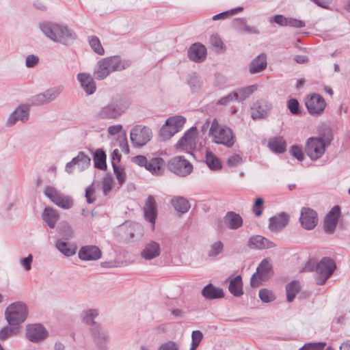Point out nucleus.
Wrapping results in <instances>:
<instances>
[{
  "mask_svg": "<svg viewBox=\"0 0 350 350\" xmlns=\"http://www.w3.org/2000/svg\"><path fill=\"white\" fill-rule=\"evenodd\" d=\"M131 65L129 59H122L118 56H110L100 59L94 66L93 77L95 79L102 81L111 73L123 70Z\"/></svg>",
  "mask_w": 350,
  "mask_h": 350,
  "instance_id": "obj_1",
  "label": "nucleus"
},
{
  "mask_svg": "<svg viewBox=\"0 0 350 350\" xmlns=\"http://www.w3.org/2000/svg\"><path fill=\"white\" fill-rule=\"evenodd\" d=\"M42 32L51 40L68 45L77 38L75 32L63 24L44 23L40 25Z\"/></svg>",
  "mask_w": 350,
  "mask_h": 350,
  "instance_id": "obj_2",
  "label": "nucleus"
},
{
  "mask_svg": "<svg viewBox=\"0 0 350 350\" xmlns=\"http://www.w3.org/2000/svg\"><path fill=\"white\" fill-rule=\"evenodd\" d=\"M336 269L335 261L330 257H323L317 264L314 260H310L306 264L305 271H315L316 284L322 286L332 276Z\"/></svg>",
  "mask_w": 350,
  "mask_h": 350,
  "instance_id": "obj_3",
  "label": "nucleus"
},
{
  "mask_svg": "<svg viewBox=\"0 0 350 350\" xmlns=\"http://www.w3.org/2000/svg\"><path fill=\"white\" fill-rule=\"evenodd\" d=\"M129 106V102L124 98H113L95 113L94 118L98 120H116L125 113Z\"/></svg>",
  "mask_w": 350,
  "mask_h": 350,
  "instance_id": "obj_4",
  "label": "nucleus"
},
{
  "mask_svg": "<svg viewBox=\"0 0 350 350\" xmlns=\"http://www.w3.org/2000/svg\"><path fill=\"white\" fill-rule=\"evenodd\" d=\"M333 139L332 131L327 130V135L324 137H311L306 141L305 146V152L312 161H316L321 158L325 153V148L329 145Z\"/></svg>",
  "mask_w": 350,
  "mask_h": 350,
  "instance_id": "obj_5",
  "label": "nucleus"
},
{
  "mask_svg": "<svg viewBox=\"0 0 350 350\" xmlns=\"http://www.w3.org/2000/svg\"><path fill=\"white\" fill-rule=\"evenodd\" d=\"M98 315L96 309H89L83 312V321L91 325L90 331L94 337V341L100 349L105 347V344L108 340L109 335L107 331L102 329L94 319Z\"/></svg>",
  "mask_w": 350,
  "mask_h": 350,
  "instance_id": "obj_6",
  "label": "nucleus"
},
{
  "mask_svg": "<svg viewBox=\"0 0 350 350\" xmlns=\"http://www.w3.org/2000/svg\"><path fill=\"white\" fill-rule=\"evenodd\" d=\"M209 135L216 144H223L226 147H232L235 142V137L232 129L226 126H221L216 118L212 121L209 129Z\"/></svg>",
  "mask_w": 350,
  "mask_h": 350,
  "instance_id": "obj_7",
  "label": "nucleus"
},
{
  "mask_svg": "<svg viewBox=\"0 0 350 350\" xmlns=\"http://www.w3.org/2000/svg\"><path fill=\"white\" fill-rule=\"evenodd\" d=\"M27 308L25 304L18 301L8 306L5 315L8 323L12 326L24 322L27 317Z\"/></svg>",
  "mask_w": 350,
  "mask_h": 350,
  "instance_id": "obj_8",
  "label": "nucleus"
},
{
  "mask_svg": "<svg viewBox=\"0 0 350 350\" xmlns=\"http://www.w3.org/2000/svg\"><path fill=\"white\" fill-rule=\"evenodd\" d=\"M186 122V118L182 116L168 118L165 124L160 129V136L163 140L169 139L178 132L180 131Z\"/></svg>",
  "mask_w": 350,
  "mask_h": 350,
  "instance_id": "obj_9",
  "label": "nucleus"
},
{
  "mask_svg": "<svg viewBox=\"0 0 350 350\" xmlns=\"http://www.w3.org/2000/svg\"><path fill=\"white\" fill-rule=\"evenodd\" d=\"M44 193L53 203L63 209H69L73 206V199L61 193L53 186L46 185Z\"/></svg>",
  "mask_w": 350,
  "mask_h": 350,
  "instance_id": "obj_10",
  "label": "nucleus"
},
{
  "mask_svg": "<svg viewBox=\"0 0 350 350\" xmlns=\"http://www.w3.org/2000/svg\"><path fill=\"white\" fill-rule=\"evenodd\" d=\"M273 275V271L271 264L267 259H263L256 269L250 279V285L253 288L258 287L262 282H265L271 278Z\"/></svg>",
  "mask_w": 350,
  "mask_h": 350,
  "instance_id": "obj_11",
  "label": "nucleus"
},
{
  "mask_svg": "<svg viewBox=\"0 0 350 350\" xmlns=\"http://www.w3.org/2000/svg\"><path fill=\"white\" fill-rule=\"evenodd\" d=\"M152 137V130L141 124L135 125L130 132V139L134 146L142 147L150 141Z\"/></svg>",
  "mask_w": 350,
  "mask_h": 350,
  "instance_id": "obj_12",
  "label": "nucleus"
},
{
  "mask_svg": "<svg viewBox=\"0 0 350 350\" xmlns=\"http://www.w3.org/2000/svg\"><path fill=\"white\" fill-rule=\"evenodd\" d=\"M169 170L180 176L189 175L193 170V165L183 157H175L168 163Z\"/></svg>",
  "mask_w": 350,
  "mask_h": 350,
  "instance_id": "obj_13",
  "label": "nucleus"
},
{
  "mask_svg": "<svg viewBox=\"0 0 350 350\" xmlns=\"http://www.w3.org/2000/svg\"><path fill=\"white\" fill-rule=\"evenodd\" d=\"M308 113L312 116H321L325 110L326 103L323 96L318 94L308 95L305 100Z\"/></svg>",
  "mask_w": 350,
  "mask_h": 350,
  "instance_id": "obj_14",
  "label": "nucleus"
},
{
  "mask_svg": "<svg viewBox=\"0 0 350 350\" xmlns=\"http://www.w3.org/2000/svg\"><path fill=\"white\" fill-rule=\"evenodd\" d=\"M198 130L196 127L192 126L187 130L184 135L178 140L176 148H180L187 152L193 150L196 146Z\"/></svg>",
  "mask_w": 350,
  "mask_h": 350,
  "instance_id": "obj_15",
  "label": "nucleus"
},
{
  "mask_svg": "<svg viewBox=\"0 0 350 350\" xmlns=\"http://www.w3.org/2000/svg\"><path fill=\"white\" fill-rule=\"evenodd\" d=\"M29 107L27 105H19L8 116L6 126L8 127L12 126L17 121L27 122L29 117Z\"/></svg>",
  "mask_w": 350,
  "mask_h": 350,
  "instance_id": "obj_16",
  "label": "nucleus"
},
{
  "mask_svg": "<svg viewBox=\"0 0 350 350\" xmlns=\"http://www.w3.org/2000/svg\"><path fill=\"white\" fill-rule=\"evenodd\" d=\"M299 221L301 226L306 230H312L318 223L317 213L309 207H303L301 210Z\"/></svg>",
  "mask_w": 350,
  "mask_h": 350,
  "instance_id": "obj_17",
  "label": "nucleus"
},
{
  "mask_svg": "<svg viewBox=\"0 0 350 350\" xmlns=\"http://www.w3.org/2000/svg\"><path fill=\"white\" fill-rule=\"evenodd\" d=\"M27 338L33 342H38L44 340L48 332L41 324H31L27 326Z\"/></svg>",
  "mask_w": 350,
  "mask_h": 350,
  "instance_id": "obj_18",
  "label": "nucleus"
},
{
  "mask_svg": "<svg viewBox=\"0 0 350 350\" xmlns=\"http://www.w3.org/2000/svg\"><path fill=\"white\" fill-rule=\"evenodd\" d=\"M340 216V208L339 206H334L326 215L324 221V230L327 233H332L338 221Z\"/></svg>",
  "mask_w": 350,
  "mask_h": 350,
  "instance_id": "obj_19",
  "label": "nucleus"
},
{
  "mask_svg": "<svg viewBox=\"0 0 350 350\" xmlns=\"http://www.w3.org/2000/svg\"><path fill=\"white\" fill-rule=\"evenodd\" d=\"M143 210L144 219L154 226L157 217V210L156 200L153 196H148Z\"/></svg>",
  "mask_w": 350,
  "mask_h": 350,
  "instance_id": "obj_20",
  "label": "nucleus"
},
{
  "mask_svg": "<svg viewBox=\"0 0 350 350\" xmlns=\"http://www.w3.org/2000/svg\"><path fill=\"white\" fill-rule=\"evenodd\" d=\"M272 107L271 104L266 100H257L251 108V117L254 120L265 117Z\"/></svg>",
  "mask_w": 350,
  "mask_h": 350,
  "instance_id": "obj_21",
  "label": "nucleus"
},
{
  "mask_svg": "<svg viewBox=\"0 0 350 350\" xmlns=\"http://www.w3.org/2000/svg\"><path fill=\"white\" fill-rule=\"evenodd\" d=\"M247 245L250 249L260 250L272 248L275 246L273 242L261 235L252 236L249 239Z\"/></svg>",
  "mask_w": 350,
  "mask_h": 350,
  "instance_id": "obj_22",
  "label": "nucleus"
},
{
  "mask_svg": "<svg viewBox=\"0 0 350 350\" xmlns=\"http://www.w3.org/2000/svg\"><path fill=\"white\" fill-rule=\"evenodd\" d=\"M79 258L85 261L96 260L101 258V251L96 245H85L81 247L78 253Z\"/></svg>",
  "mask_w": 350,
  "mask_h": 350,
  "instance_id": "obj_23",
  "label": "nucleus"
},
{
  "mask_svg": "<svg viewBox=\"0 0 350 350\" xmlns=\"http://www.w3.org/2000/svg\"><path fill=\"white\" fill-rule=\"evenodd\" d=\"M77 79L87 94L91 95L95 92L96 85L93 76L87 72H80L77 74Z\"/></svg>",
  "mask_w": 350,
  "mask_h": 350,
  "instance_id": "obj_24",
  "label": "nucleus"
},
{
  "mask_svg": "<svg viewBox=\"0 0 350 350\" xmlns=\"http://www.w3.org/2000/svg\"><path fill=\"white\" fill-rule=\"evenodd\" d=\"M189 58L196 62H203L206 55V49L205 46L200 43L193 44L188 50Z\"/></svg>",
  "mask_w": 350,
  "mask_h": 350,
  "instance_id": "obj_25",
  "label": "nucleus"
},
{
  "mask_svg": "<svg viewBox=\"0 0 350 350\" xmlns=\"http://www.w3.org/2000/svg\"><path fill=\"white\" fill-rule=\"evenodd\" d=\"M161 247L158 243L151 241L145 245L141 256L146 260H152L160 255Z\"/></svg>",
  "mask_w": 350,
  "mask_h": 350,
  "instance_id": "obj_26",
  "label": "nucleus"
},
{
  "mask_svg": "<svg viewBox=\"0 0 350 350\" xmlns=\"http://www.w3.org/2000/svg\"><path fill=\"white\" fill-rule=\"evenodd\" d=\"M288 222V215L284 212L269 219V228L271 231H279L284 228Z\"/></svg>",
  "mask_w": 350,
  "mask_h": 350,
  "instance_id": "obj_27",
  "label": "nucleus"
},
{
  "mask_svg": "<svg viewBox=\"0 0 350 350\" xmlns=\"http://www.w3.org/2000/svg\"><path fill=\"white\" fill-rule=\"evenodd\" d=\"M272 21L282 27L290 26L297 28L305 27V23L303 21L290 17H285L281 14L274 16L272 18Z\"/></svg>",
  "mask_w": 350,
  "mask_h": 350,
  "instance_id": "obj_28",
  "label": "nucleus"
},
{
  "mask_svg": "<svg viewBox=\"0 0 350 350\" xmlns=\"http://www.w3.org/2000/svg\"><path fill=\"white\" fill-rule=\"evenodd\" d=\"M164 160L161 157L152 158L148 161L146 169L155 176L161 175L164 172Z\"/></svg>",
  "mask_w": 350,
  "mask_h": 350,
  "instance_id": "obj_29",
  "label": "nucleus"
},
{
  "mask_svg": "<svg viewBox=\"0 0 350 350\" xmlns=\"http://www.w3.org/2000/svg\"><path fill=\"white\" fill-rule=\"evenodd\" d=\"M224 220L226 226L231 230H237L243 225V219L241 215L233 211L228 212Z\"/></svg>",
  "mask_w": 350,
  "mask_h": 350,
  "instance_id": "obj_30",
  "label": "nucleus"
},
{
  "mask_svg": "<svg viewBox=\"0 0 350 350\" xmlns=\"http://www.w3.org/2000/svg\"><path fill=\"white\" fill-rule=\"evenodd\" d=\"M42 219L49 228H53L59 219L58 211L52 207H46L42 213Z\"/></svg>",
  "mask_w": 350,
  "mask_h": 350,
  "instance_id": "obj_31",
  "label": "nucleus"
},
{
  "mask_svg": "<svg viewBox=\"0 0 350 350\" xmlns=\"http://www.w3.org/2000/svg\"><path fill=\"white\" fill-rule=\"evenodd\" d=\"M202 295L207 299H219L224 296L223 289L213 284L206 285L202 290Z\"/></svg>",
  "mask_w": 350,
  "mask_h": 350,
  "instance_id": "obj_32",
  "label": "nucleus"
},
{
  "mask_svg": "<svg viewBox=\"0 0 350 350\" xmlns=\"http://www.w3.org/2000/svg\"><path fill=\"white\" fill-rule=\"evenodd\" d=\"M267 57L265 53H261L254 59L250 64V72L255 74L265 70L267 67Z\"/></svg>",
  "mask_w": 350,
  "mask_h": 350,
  "instance_id": "obj_33",
  "label": "nucleus"
},
{
  "mask_svg": "<svg viewBox=\"0 0 350 350\" xmlns=\"http://www.w3.org/2000/svg\"><path fill=\"white\" fill-rule=\"evenodd\" d=\"M267 146L272 152L277 154L283 153L286 149V142L282 137L269 139Z\"/></svg>",
  "mask_w": 350,
  "mask_h": 350,
  "instance_id": "obj_34",
  "label": "nucleus"
},
{
  "mask_svg": "<svg viewBox=\"0 0 350 350\" xmlns=\"http://www.w3.org/2000/svg\"><path fill=\"white\" fill-rule=\"evenodd\" d=\"M170 202L174 209L180 213L188 212L191 206L189 201L183 196L173 197Z\"/></svg>",
  "mask_w": 350,
  "mask_h": 350,
  "instance_id": "obj_35",
  "label": "nucleus"
},
{
  "mask_svg": "<svg viewBox=\"0 0 350 350\" xmlns=\"http://www.w3.org/2000/svg\"><path fill=\"white\" fill-rule=\"evenodd\" d=\"M56 248L66 256L70 257L75 254L77 247L68 242L57 239L55 243Z\"/></svg>",
  "mask_w": 350,
  "mask_h": 350,
  "instance_id": "obj_36",
  "label": "nucleus"
},
{
  "mask_svg": "<svg viewBox=\"0 0 350 350\" xmlns=\"http://www.w3.org/2000/svg\"><path fill=\"white\" fill-rule=\"evenodd\" d=\"M228 290L235 297H240L243 294L241 275H237L230 281Z\"/></svg>",
  "mask_w": 350,
  "mask_h": 350,
  "instance_id": "obj_37",
  "label": "nucleus"
},
{
  "mask_svg": "<svg viewBox=\"0 0 350 350\" xmlns=\"http://www.w3.org/2000/svg\"><path fill=\"white\" fill-rule=\"evenodd\" d=\"M106 154L102 149H97L94 154V167L99 170H105L107 169Z\"/></svg>",
  "mask_w": 350,
  "mask_h": 350,
  "instance_id": "obj_38",
  "label": "nucleus"
},
{
  "mask_svg": "<svg viewBox=\"0 0 350 350\" xmlns=\"http://www.w3.org/2000/svg\"><path fill=\"white\" fill-rule=\"evenodd\" d=\"M73 159L80 172L85 170L90 165L91 159L83 152H79Z\"/></svg>",
  "mask_w": 350,
  "mask_h": 350,
  "instance_id": "obj_39",
  "label": "nucleus"
},
{
  "mask_svg": "<svg viewBox=\"0 0 350 350\" xmlns=\"http://www.w3.org/2000/svg\"><path fill=\"white\" fill-rule=\"evenodd\" d=\"M300 290L299 282L296 280L291 281L286 286V299L288 302L293 301L296 295Z\"/></svg>",
  "mask_w": 350,
  "mask_h": 350,
  "instance_id": "obj_40",
  "label": "nucleus"
},
{
  "mask_svg": "<svg viewBox=\"0 0 350 350\" xmlns=\"http://www.w3.org/2000/svg\"><path fill=\"white\" fill-rule=\"evenodd\" d=\"M205 161L208 167L212 170H219L221 168L220 160L211 152H206Z\"/></svg>",
  "mask_w": 350,
  "mask_h": 350,
  "instance_id": "obj_41",
  "label": "nucleus"
},
{
  "mask_svg": "<svg viewBox=\"0 0 350 350\" xmlns=\"http://www.w3.org/2000/svg\"><path fill=\"white\" fill-rule=\"evenodd\" d=\"M187 83L193 92H199L202 88L200 78L196 72L189 75Z\"/></svg>",
  "mask_w": 350,
  "mask_h": 350,
  "instance_id": "obj_42",
  "label": "nucleus"
},
{
  "mask_svg": "<svg viewBox=\"0 0 350 350\" xmlns=\"http://www.w3.org/2000/svg\"><path fill=\"white\" fill-rule=\"evenodd\" d=\"M57 232L66 239L72 237L73 230L70 224L66 221H62L57 226Z\"/></svg>",
  "mask_w": 350,
  "mask_h": 350,
  "instance_id": "obj_43",
  "label": "nucleus"
},
{
  "mask_svg": "<svg viewBox=\"0 0 350 350\" xmlns=\"http://www.w3.org/2000/svg\"><path fill=\"white\" fill-rule=\"evenodd\" d=\"M88 42L90 46L94 52L98 55H103L105 54V50L101 45L99 38L96 36H91L88 37Z\"/></svg>",
  "mask_w": 350,
  "mask_h": 350,
  "instance_id": "obj_44",
  "label": "nucleus"
},
{
  "mask_svg": "<svg viewBox=\"0 0 350 350\" xmlns=\"http://www.w3.org/2000/svg\"><path fill=\"white\" fill-rule=\"evenodd\" d=\"M256 87L254 85H250L247 87H245L241 89H239L236 92H233L237 96V99L239 102L243 101L248 98L252 93L256 90Z\"/></svg>",
  "mask_w": 350,
  "mask_h": 350,
  "instance_id": "obj_45",
  "label": "nucleus"
},
{
  "mask_svg": "<svg viewBox=\"0 0 350 350\" xmlns=\"http://www.w3.org/2000/svg\"><path fill=\"white\" fill-rule=\"evenodd\" d=\"M62 87H53L42 92L46 103L54 100L62 92Z\"/></svg>",
  "mask_w": 350,
  "mask_h": 350,
  "instance_id": "obj_46",
  "label": "nucleus"
},
{
  "mask_svg": "<svg viewBox=\"0 0 350 350\" xmlns=\"http://www.w3.org/2000/svg\"><path fill=\"white\" fill-rule=\"evenodd\" d=\"M287 107L294 116H300L301 110L298 100L296 98H291L287 101Z\"/></svg>",
  "mask_w": 350,
  "mask_h": 350,
  "instance_id": "obj_47",
  "label": "nucleus"
},
{
  "mask_svg": "<svg viewBox=\"0 0 350 350\" xmlns=\"http://www.w3.org/2000/svg\"><path fill=\"white\" fill-rule=\"evenodd\" d=\"M258 295L261 301L265 303H269L275 299L274 293L267 288L260 289Z\"/></svg>",
  "mask_w": 350,
  "mask_h": 350,
  "instance_id": "obj_48",
  "label": "nucleus"
},
{
  "mask_svg": "<svg viewBox=\"0 0 350 350\" xmlns=\"http://www.w3.org/2000/svg\"><path fill=\"white\" fill-rule=\"evenodd\" d=\"M18 332V327L6 326L0 330V339L6 340L8 337L17 334Z\"/></svg>",
  "mask_w": 350,
  "mask_h": 350,
  "instance_id": "obj_49",
  "label": "nucleus"
},
{
  "mask_svg": "<svg viewBox=\"0 0 350 350\" xmlns=\"http://www.w3.org/2000/svg\"><path fill=\"white\" fill-rule=\"evenodd\" d=\"M111 164L113 166V172L118 181V183L122 185L124 182L126 177V174L124 172V170L119 165H116V163L114 161H112Z\"/></svg>",
  "mask_w": 350,
  "mask_h": 350,
  "instance_id": "obj_50",
  "label": "nucleus"
},
{
  "mask_svg": "<svg viewBox=\"0 0 350 350\" xmlns=\"http://www.w3.org/2000/svg\"><path fill=\"white\" fill-rule=\"evenodd\" d=\"M242 9H243L242 8H237L231 9L228 11L221 12L219 14L214 15L213 16V20L216 21V20H219V19H224L230 16H232V15L237 14L238 12L241 11Z\"/></svg>",
  "mask_w": 350,
  "mask_h": 350,
  "instance_id": "obj_51",
  "label": "nucleus"
},
{
  "mask_svg": "<svg viewBox=\"0 0 350 350\" xmlns=\"http://www.w3.org/2000/svg\"><path fill=\"white\" fill-rule=\"evenodd\" d=\"M28 102L27 105H29V107L33 105H41L46 103L42 93L31 96L28 99Z\"/></svg>",
  "mask_w": 350,
  "mask_h": 350,
  "instance_id": "obj_52",
  "label": "nucleus"
},
{
  "mask_svg": "<svg viewBox=\"0 0 350 350\" xmlns=\"http://www.w3.org/2000/svg\"><path fill=\"white\" fill-rule=\"evenodd\" d=\"M223 247V243L220 241L215 242L211 245V249L208 254V256L213 257L217 256L222 252Z\"/></svg>",
  "mask_w": 350,
  "mask_h": 350,
  "instance_id": "obj_53",
  "label": "nucleus"
},
{
  "mask_svg": "<svg viewBox=\"0 0 350 350\" xmlns=\"http://www.w3.org/2000/svg\"><path fill=\"white\" fill-rule=\"evenodd\" d=\"M325 345L326 343L324 342H309L305 344L299 350H323Z\"/></svg>",
  "mask_w": 350,
  "mask_h": 350,
  "instance_id": "obj_54",
  "label": "nucleus"
},
{
  "mask_svg": "<svg viewBox=\"0 0 350 350\" xmlns=\"http://www.w3.org/2000/svg\"><path fill=\"white\" fill-rule=\"evenodd\" d=\"M290 153L299 161H303L304 158L302 148L297 145H293L291 147Z\"/></svg>",
  "mask_w": 350,
  "mask_h": 350,
  "instance_id": "obj_55",
  "label": "nucleus"
},
{
  "mask_svg": "<svg viewBox=\"0 0 350 350\" xmlns=\"http://www.w3.org/2000/svg\"><path fill=\"white\" fill-rule=\"evenodd\" d=\"M237 96L233 92L230 93L226 96L221 98L217 103V105H228L230 103L237 100Z\"/></svg>",
  "mask_w": 350,
  "mask_h": 350,
  "instance_id": "obj_56",
  "label": "nucleus"
},
{
  "mask_svg": "<svg viewBox=\"0 0 350 350\" xmlns=\"http://www.w3.org/2000/svg\"><path fill=\"white\" fill-rule=\"evenodd\" d=\"M113 180L111 177H105L102 181V189L105 196L107 195L111 190Z\"/></svg>",
  "mask_w": 350,
  "mask_h": 350,
  "instance_id": "obj_57",
  "label": "nucleus"
},
{
  "mask_svg": "<svg viewBox=\"0 0 350 350\" xmlns=\"http://www.w3.org/2000/svg\"><path fill=\"white\" fill-rule=\"evenodd\" d=\"M243 162L242 157L237 154H234L227 160V163L230 167H237Z\"/></svg>",
  "mask_w": 350,
  "mask_h": 350,
  "instance_id": "obj_58",
  "label": "nucleus"
},
{
  "mask_svg": "<svg viewBox=\"0 0 350 350\" xmlns=\"http://www.w3.org/2000/svg\"><path fill=\"white\" fill-rule=\"evenodd\" d=\"M158 350H179V347L176 342L170 340L161 344Z\"/></svg>",
  "mask_w": 350,
  "mask_h": 350,
  "instance_id": "obj_59",
  "label": "nucleus"
},
{
  "mask_svg": "<svg viewBox=\"0 0 350 350\" xmlns=\"http://www.w3.org/2000/svg\"><path fill=\"white\" fill-rule=\"evenodd\" d=\"M246 21L243 18H234L232 22V27L238 31L243 30Z\"/></svg>",
  "mask_w": 350,
  "mask_h": 350,
  "instance_id": "obj_60",
  "label": "nucleus"
},
{
  "mask_svg": "<svg viewBox=\"0 0 350 350\" xmlns=\"http://www.w3.org/2000/svg\"><path fill=\"white\" fill-rule=\"evenodd\" d=\"M39 58L35 55H29L26 57L25 66L27 68L34 67L38 62Z\"/></svg>",
  "mask_w": 350,
  "mask_h": 350,
  "instance_id": "obj_61",
  "label": "nucleus"
},
{
  "mask_svg": "<svg viewBox=\"0 0 350 350\" xmlns=\"http://www.w3.org/2000/svg\"><path fill=\"white\" fill-rule=\"evenodd\" d=\"M132 161L138 165L140 167H144L146 168L148 164V159L145 156L137 155L132 158Z\"/></svg>",
  "mask_w": 350,
  "mask_h": 350,
  "instance_id": "obj_62",
  "label": "nucleus"
},
{
  "mask_svg": "<svg viewBox=\"0 0 350 350\" xmlns=\"http://www.w3.org/2000/svg\"><path fill=\"white\" fill-rule=\"evenodd\" d=\"M94 189L92 185L89 186L85 190V198L88 204L93 203L96 198L94 196Z\"/></svg>",
  "mask_w": 350,
  "mask_h": 350,
  "instance_id": "obj_63",
  "label": "nucleus"
},
{
  "mask_svg": "<svg viewBox=\"0 0 350 350\" xmlns=\"http://www.w3.org/2000/svg\"><path fill=\"white\" fill-rule=\"evenodd\" d=\"M32 260L33 256L31 254H29L27 257L23 258L21 260L22 266L26 271H29L31 269Z\"/></svg>",
  "mask_w": 350,
  "mask_h": 350,
  "instance_id": "obj_64",
  "label": "nucleus"
}]
</instances>
